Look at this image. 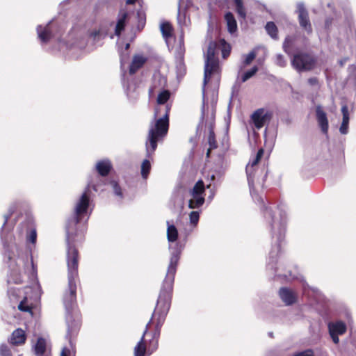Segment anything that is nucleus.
<instances>
[{"instance_id": "1", "label": "nucleus", "mask_w": 356, "mask_h": 356, "mask_svg": "<svg viewBox=\"0 0 356 356\" xmlns=\"http://www.w3.org/2000/svg\"><path fill=\"white\" fill-rule=\"evenodd\" d=\"M90 188L97 191V186L90 181L84 192L76 203L73 215L66 222V264L67 270V287L65 290L63 302L67 314L79 311L76 302L77 282L80 254L79 248L85 241L86 222L89 218L88 210L90 201Z\"/></svg>"}, {"instance_id": "2", "label": "nucleus", "mask_w": 356, "mask_h": 356, "mask_svg": "<svg viewBox=\"0 0 356 356\" xmlns=\"http://www.w3.org/2000/svg\"><path fill=\"white\" fill-rule=\"evenodd\" d=\"M181 250L171 254L165 277L163 282L156 305L140 340L134 347V356L152 355L159 348L161 327L170 310L173 293V285Z\"/></svg>"}, {"instance_id": "3", "label": "nucleus", "mask_w": 356, "mask_h": 356, "mask_svg": "<svg viewBox=\"0 0 356 356\" xmlns=\"http://www.w3.org/2000/svg\"><path fill=\"white\" fill-rule=\"evenodd\" d=\"M261 209L266 222L270 225L272 238L277 252H281L282 243L284 240L286 232V215L279 205L266 206L264 199L259 197Z\"/></svg>"}, {"instance_id": "4", "label": "nucleus", "mask_w": 356, "mask_h": 356, "mask_svg": "<svg viewBox=\"0 0 356 356\" xmlns=\"http://www.w3.org/2000/svg\"><path fill=\"white\" fill-rule=\"evenodd\" d=\"M171 106L166 104L165 106V112L163 115L158 118L161 107L156 106L154 108V123L151 126L148 131L147 140L146 141V149L149 153H154L157 148V143L160 140H163L168 134L170 127V113Z\"/></svg>"}, {"instance_id": "5", "label": "nucleus", "mask_w": 356, "mask_h": 356, "mask_svg": "<svg viewBox=\"0 0 356 356\" xmlns=\"http://www.w3.org/2000/svg\"><path fill=\"white\" fill-rule=\"evenodd\" d=\"M216 44L215 43L209 44L204 72V85L207 84L210 81L212 74L220 73L219 60L216 56Z\"/></svg>"}, {"instance_id": "6", "label": "nucleus", "mask_w": 356, "mask_h": 356, "mask_svg": "<svg viewBox=\"0 0 356 356\" xmlns=\"http://www.w3.org/2000/svg\"><path fill=\"white\" fill-rule=\"evenodd\" d=\"M291 63L296 71L299 72H309L316 67L317 59L309 53L300 52L293 56Z\"/></svg>"}, {"instance_id": "7", "label": "nucleus", "mask_w": 356, "mask_h": 356, "mask_svg": "<svg viewBox=\"0 0 356 356\" xmlns=\"http://www.w3.org/2000/svg\"><path fill=\"white\" fill-rule=\"evenodd\" d=\"M66 321L67 324L68 338L74 339L79 332L81 326V314L79 311L67 314Z\"/></svg>"}, {"instance_id": "8", "label": "nucleus", "mask_w": 356, "mask_h": 356, "mask_svg": "<svg viewBox=\"0 0 356 356\" xmlns=\"http://www.w3.org/2000/svg\"><path fill=\"white\" fill-rule=\"evenodd\" d=\"M273 117L270 111H266L264 108H258L250 115V120L257 129H261L267 122H269Z\"/></svg>"}, {"instance_id": "9", "label": "nucleus", "mask_w": 356, "mask_h": 356, "mask_svg": "<svg viewBox=\"0 0 356 356\" xmlns=\"http://www.w3.org/2000/svg\"><path fill=\"white\" fill-rule=\"evenodd\" d=\"M297 13L300 27L308 34H311L313 31V29L309 19V13L303 3H299L298 5Z\"/></svg>"}, {"instance_id": "10", "label": "nucleus", "mask_w": 356, "mask_h": 356, "mask_svg": "<svg viewBox=\"0 0 356 356\" xmlns=\"http://www.w3.org/2000/svg\"><path fill=\"white\" fill-rule=\"evenodd\" d=\"M316 118L322 133L328 135L329 123L326 113L321 106L316 107Z\"/></svg>"}, {"instance_id": "11", "label": "nucleus", "mask_w": 356, "mask_h": 356, "mask_svg": "<svg viewBox=\"0 0 356 356\" xmlns=\"http://www.w3.org/2000/svg\"><path fill=\"white\" fill-rule=\"evenodd\" d=\"M279 296L286 305H292L298 300L297 293L293 290L287 287H281L279 290Z\"/></svg>"}, {"instance_id": "12", "label": "nucleus", "mask_w": 356, "mask_h": 356, "mask_svg": "<svg viewBox=\"0 0 356 356\" xmlns=\"http://www.w3.org/2000/svg\"><path fill=\"white\" fill-rule=\"evenodd\" d=\"M264 154V150L263 148H260L255 156L250 159L248 164L246 165L245 172L247 174V177L248 179L253 177L254 176V173L256 171L255 167L259 164L261 158L263 157Z\"/></svg>"}, {"instance_id": "13", "label": "nucleus", "mask_w": 356, "mask_h": 356, "mask_svg": "<svg viewBox=\"0 0 356 356\" xmlns=\"http://www.w3.org/2000/svg\"><path fill=\"white\" fill-rule=\"evenodd\" d=\"M147 61V57L140 54L134 55L133 56L132 61L129 65V74L133 75L136 74L140 68L143 67V65Z\"/></svg>"}, {"instance_id": "14", "label": "nucleus", "mask_w": 356, "mask_h": 356, "mask_svg": "<svg viewBox=\"0 0 356 356\" xmlns=\"http://www.w3.org/2000/svg\"><path fill=\"white\" fill-rule=\"evenodd\" d=\"M26 338L25 331L22 328H17L13 332L9 342L15 346H20L25 343Z\"/></svg>"}, {"instance_id": "15", "label": "nucleus", "mask_w": 356, "mask_h": 356, "mask_svg": "<svg viewBox=\"0 0 356 356\" xmlns=\"http://www.w3.org/2000/svg\"><path fill=\"white\" fill-rule=\"evenodd\" d=\"M209 43H215L216 47L215 49L216 56L218 54V51L220 50L222 53V57L224 59H227L231 53V46L227 43L225 39H220L218 41H211Z\"/></svg>"}, {"instance_id": "16", "label": "nucleus", "mask_w": 356, "mask_h": 356, "mask_svg": "<svg viewBox=\"0 0 356 356\" xmlns=\"http://www.w3.org/2000/svg\"><path fill=\"white\" fill-rule=\"evenodd\" d=\"M113 169V165L110 160L103 159L97 162L95 170L98 175L102 177H106Z\"/></svg>"}, {"instance_id": "17", "label": "nucleus", "mask_w": 356, "mask_h": 356, "mask_svg": "<svg viewBox=\"0 0 356 356\" xmlns=\"http://www.w3.org/2000/svg\"><path fill=\"white\" fill-rule=\"evenodd\" d=\"M167 86V79L165 77L158 75L154 76L152 86L149 89V96H152L158 88L164 89Z\"/></svg>"}, {"instance_id": "18", "label": "nucleus", "mask_w": 356, "mask_h": 356, "mask_svg": "<svg viewBox=\"0 0 356 356\" xmlns=\"http://www.w3.org/2000/svg\"><path fill=\"white\" fill-rule=\"evenodd\" d=\"M341 113L343 115L342 122L339 128L341 134H346L348 130L349 124V112L348 107L346 104H343L341 107Z\"/></svg>"}, {"instance_id": "19", "label": "nucleus", "mask_w": 356, "mask_h": 356, "mask_svg": "<svg viewBox=\"0 0 356 356\" xmlns=\"http://www.w3.org/2000/svg\"><path fill=\"white\" fill-rule=\"evenodd\" d=\"M37 31L38 34V38L42 42L46 43L49 42L51 38L52 37L51 28L49 25H47L44 27H42V26H38L37 28Z\"/></svg>"}, {"instance_id": "20", "label": "nucleus", "mask_w": 356, "mask_h": 356, "mask_svg": "<svg viewBox=\"0 0 356 356\" xmlns=\"http://www.w3.org/2000/svg\"><path fill=\"white\" fill-rule=\"evenodd\" d=\"M47 341L43 337H38L33 346L34 353L38 356L44 355L47 350Z\"/></svg>"}, {"instance_id": "21", "label": "nucleus", "mask_w": 356, "mask_h": 356, "mask_svg": "<svg viewBox=\"0 0 356 356\" xmlns=\"http://www.w3.org/2000/svg\"><path fill=\"white\" fill-rule=\"evenodd\" d=\"M346 325L342 321H339L335 323L329 324L330 334H343L346 332Z\"/></svg>"}, {"instance_id": "22", "label": "nucleus", "mask_w": 356, "mask_h": 356, "mask_svg": "<svg viewBox=\"0 0 356 356\" xmlns=\"http://www.w3.org/2000/svg\"><path fill=\"white\" fill-rule=\"evenodd\" d=\"M225 20L226 21L227 30L230 33H234L237 30V23L234 15L231 12H227L225 15Z\"/></svg>"}, {"instance_id": "23", "label": "nucleus", "mask_w": 356, "mask_h": 356, "mask_svg": "<svg viewBox=\"0 0 356 356\" xmlns=\"http://www.w3.org/2000/svg\"><path fill=\"white\" fill-rule=\"evenodd\" d=\"M167 239L169 242H175L178 239V230L174 225H170L169 221H167Z\"/></svg>"}, {"instance_id": "24", "label": "nucleus", "mask_w": 356, "mask_h": 356, "mask_svg": "<svg viewBox=\"0 0 356 356\" xmlns=\"http://www.w3.org/2000/svg\"><path fill=\"white\" fill-rule=\"evenodd\" d=\"M191 195L192 196V198L188 202V207L190 209H197L204 204L205 202L204 195Z\"/></svg>"}, {"instance_id": "25", "label": "nucleus", "mask_w": 356, "mask_h": 356, "mask_svg": "<svg viewBox=\"0 0 356 356\" xmlns=\"http://www.w3.org/2000/svg\"><path fill=\"white\" fill-rule=\"evenodd\" d=\"M69 339V344L63 348L60 356H75L76 355V347L73 343L72 338Z\"/></svg>"}, {"instance_id": "26", "label": "nucleus", "mask_w": 356, "mask_h": 356, "mask_svg": "<svg viewBox=\"0 0 356 356\" xmlns=\"http://www.w3.org/2000/svg\"><path fill=\"white\" fill-rule=\"evenodd\" d=\"M161 31L163 37L167 40L172 36L173 27L170 22H165L161 24Z\"/></svg>"}, {"instance_id": "27", "label": "nucleus", "mask_w": 356, "mask_h": 356, "mask_svg": "<svg viewBox=\"0 0 356 356\" xmlns=\"http://www.w3.org/2000/svg\"><path fill=\"white\" fill-rule=\"evenodd\" d=\"M208 144L211 149L218 148V143L214 132V124L211 123L209 127Z\"/></svg>"}, {"instance_id": "28", "label": "nucleus", "mask_w": 356, "mask_h": 356, "mask_svg": "<svg viewBox=\"0 0 356 356\" xmlns=\"http://www.w3.org/2000/svg\"><path fill=\"white\" fill-rule=\"evenodd\" d=\"M205 192V185L204 181L202 179L198 180L195 184L194 185L193 188L190 191L191 195H204Z\"/></svg>"}, {"instance_id": "29", "label": "nucleus", "mask_w": 356, "mask_h": 356, "mask_svg": "<svg viewBox=\"0 0 356 356\" xmlns=\"http://www.w3.org/2000/svg\"><path fill=\"white\" fill-rule=\"evenodd\" d=\"M127 17V13L124 12L122 13L121 17L118 19L115 30V33L116 35H120L122 31L124 30Z\"/></svg>"}, {"instance_id": "30", "label": "nucleus", "mask_w": 356, "mask_h": 356, "mask_svg": "<svg viewBox=\"0 0 356 356\" xmlns=\"http://www.w3.org/2000/svg\"><path fill=\"white\" fill-rule=\"evenodd\" d=\"M268 34L274 40L278 38V29L273 22H268L265 26Z\"/></svg>"}, {"instance_id": "31", "label": "nucleus", "mask_w": 356, "mask_h": 356, "mask_svg": "<svg viewBox=\"0 0 356 356\" xmlns=\"http://www.w3.org/2000/svg\"><path fill=\"white\" fill-rule=\"evenodd\" d=\"M234 2L236 6V12L238 17L245 19L246 18V11L243 6V0H234Z\"/></svg>"}, {"instance_id": "32", "label": "nucleus", "mask_w": 356, "mask_h": 356, "mask_svg": "<svg viewBox=\"0 0 356 356\" xmlns=\"http://www.w3.org/2000/svg\"><path fill=\"white\" fill-rule=\"evenodd\" d=\"M171 93L168 90H163L158 94L156 102L158 104L163 105L167 103L170 98Z\"/></svg>"}, {"instance_id": "33", "label": "nucleus", "mask_w": 356, "mask_h": 356, "mask_svg": "<svg viewBox=\"0 0 356 356\" xmlns=\"http://www.w3.org/2000/svg\"><path fill=\"white\" fill-rule=\"evenodd\" d=\"M17 307H18V309L21 312H29V313L33 314V307L32 304L28 303L27 297H24L22 300L20 301Z\"/></svg>"}, {"instance_id": "34", "label": "nucleus", "mask_w": 356, "mask_h": 356, "mask_svg": "<svg viewBox=\"0 0 356 356\" xmlns=\"http://www.w3.org/2000/svg\"><path fill=\"white\" fill-rule=\"evenodd\" d=\"M151 170V164L149 160L145 159L141 165V175L143 178L147 179Z\"/></svg>"}, {"instance_id": "35", "label": "nucleus", "mask_w": 356, "mask_h": 356, "mask_svg": "<svg viewBox=\"0 0 356 356\" xmlns=\"http://www.w3.org/2000/svg\"><path fill=\"white\" fill-rule=\"evenodd\" d=\"M258 67L254 66L252 69L250 70L245 72L242 76H241V82L244 83L247 81L248 79H250L251 77H252L257 72H258Z\"/></svg>"}, {"instance_id": "36", "label": "nucleus", "mask_w": 356, "mask_h": 356, "mask_svg": "<svg viewBox=\"0 0 356 356\" xmlns=\"http://www.w3.org/2000/svg\"><path fill=\"white\" fill-rule=\"evenodd\" d=\"M293 46V40L291 37L288 36L285 38L283 42V50L288 55L291 54V48Z\"/></svg>"}, {"instance_id": "37", "label": "nucleus", "mask_w": 356, "mask_h": 356, "mask_svg": "<svg viewBox=\"0 0 356 356\" xmlns=\"http://www.w3.org/2000/svg\"><path fill=\"white\" fill-rule=\"evenodd\" d=\"M110 184L113 187L115 194L122 198L123 197V193L122 188L118 183L116 181L113 180L111 181Z\"/></svg>"}, {"instance_id": "38", "label": "nucleus", "mask_w": 356, "mask_h": 356, "mask_svg": "<svg viewBox=\"0 0 356 356\" xmlns=\"http://www.w3.org/2000/svg\"><path fill=\"white\" fill-rule=\"evenodd\" d=\"M257 56L256 51L254 50L251 51L245 57L243 64L245 66L249 65L254 60Z\"/></svg>"}, {"instance_id": "39", "label": "nucleus", "mask_w": 356, "mask_h": 356, "mask_svg": "<svg viewBox=\"0 0 356 356\" xmlns=\"http://www.w3.org/2000/svg\"><path fill=\"white\" fill-rule=\"evenodd\" d=\"M27 241L35 244L36 243L37 240V232L35 229H33L30 231V232L26 236Z\"/></svg>"}, {"instance_id": "40", "label": "nucleus", "mask_w": 356, "mask_h": 356, "mask_svg": "<svg viewBox=\"0 0 356 356\" xmlns=\"http://www.w3.org/2000/svg\"><path fill=\"white\" fill-rule=\"evenodd\" d=\"M190 222L191 224L196 225L200 218V214L198 211H191L189 214Z\"/></svg>"}, {"instance_id": "41", "label": "nucleus", "mask_w": 356, "mask_h": 356, "mask_svg": "<svg viewBox=\"0 0 356 356\" xmlns=\"http://www.w3.org/2000/svg\"><path fill=\"white\" fill-rule=\"evenodd\" d=\"M275 63L278 66L281 67H284L286 65V61L284 56L282 54H277L276 56Z\"/></svg>"}, {"instance_id": "42", "label": "nucleus", "mask_w": 356, "mask_h": 356, "mask_svg": "<svg viewBox=\"0 0 356 356\" xmlns=\"http://www.w3.org/2000/svg\"><path fill=\"white\" fill-rule=\"evenodd\" d=\"M0 355L1 356L10 355V350L6 344H2L0 346Z\"/></svg>"}, {"instance_id": "43", "label": "nucleus", "mask_w": 356, "mask_h": 356, "mask_svg": "<svg viewBox=\"0 0 356 356\" xmlns=\"http://www.w3.org/2000/svg\"><path fill=\"white\" fill-rule=\"evenodd\" d=\"M10 279V280H9L8 282H12L14 284H19L22 283V279L21 277L20 274L19 273H16L14 275H12Z\"/></svg>"}, {"instance_id": "44", "label": "nucleus", "mask_w": 356, "mask_h": 356, "mask_svg": "<svg viewBox=\"0 0 356 356\" xmlns=\"http://www.w3.org/2000/svg\"><path fill=\"white\" fill-rule=\"evenodd\" d=\"M334 22V18L332 17H327L325 20V29L329 31Z\"/></svg>"}, {"instance_id": "45", "label": "nucleus", "mask_w": 356, "mask_h": 356, "mask_svg": "<svg viewBox=\"0 0 356 356\" xmlns=\"http://www.w3.org/2000/svg\"><path fill=\"white\" fill-rule=\"evenodd\" d=\"M293 356H314V353L312 350L308 349L300 353H295Z\"/></svg>"}, {"instance_id": "46", "label": "nucleus", "mask_w": 356, "mask_h": 356, "mask_svg": "<svg viewBox=\"0 0 356 356\" xmlns=\"http://www.w3.org/2000/svg\"><path fill=\"white\" fill-rule=\"evenodd\" d=\"M307 81L310 86H316L318 84V79L316 77H311L308 79Z\"/></svg>"}, {"instance_id": "47", "label": "nucleus", "mask_w": 356, "mask_h": 356, "mask_svg": "<svg viewBox=\"0 0 356 356\" xmlns=\"http://www.w3.org/2000/svg\"><path fill=\"white\" fill-rule=\"evenodd\" d=\"M101 35L100 30H94L90 32V36L93 39H96V38L99 37Z\"/></svg>"}, {"instance_id": "48", "label": "nucleus", "mask_w": 356, "mask_h": 356, "mask_svg": "<svg viewBox=\"0 0 356 356\" xmlns=\"http://www.w3.org/2000/svg\"><path fill=\"white\" fill-rule=\"evenodd\" d=\"M333 341L335 343H337L339 341V337H338V334H330Z\"/></svg>"}, {"instance_id": "49", "label": "nucleus", "mask_w": 356, "mask_h": 356, "mask_svg": "<svg viewBox=\"0 0 356 356\" xmlns=\"http://www.w3.org/2000/svg\"><path fill=\"white\" fill-rule=\"evenodd\" d=\"M137 0H127L126 3L128 5H133L136 2Z\"/></svg>"}, {"instance_id": "50", "label": "nucleus", "mask_w": 356, "mask_h": 356, "mask_svg": "<svg viewBox=\"0 0 356 356\" xmlns=\"http://www.w3.org/2000/svg\"><path fill=\"white\" fill-rule=\"evenodd\" d=\"M213 149H211V147H209V149H207V158H209L210 157V154H211V150Z\"/></svg>"}, {"instance_id": "51", "label": "nucleus", "mask_w": 356, "mask_h": 356, "mask_svg": "<svg viewBox=\"0 0 356 356\" xmlns=\"http://www.w3.org/2000/svg\"><path fill=\"white\" fill-rule=\"evenodd\" d=\"M11 214L12 213H10L9 215L5 216V221H4L3 225H5L8 222V220L9 218L10 217Z\"/></svg>"}, {"instance_id": "52", "label": "nucleus", "mask_w": 356, "mask_h": 356, "mask_svg": "<svg viewBox=\"0 0 356 356\" xmlns=\"http://www.w3.org/2000/svg\"><path fill=\"white\" fill-rule=\"evenodd\" d=\"M204 108H205L204 103H203V106H202V118H204Z\"/></svg>"}, {"instance_id": "53", "label": "nucleus", "mask_w": 356, "mask_h": 356, "mask_svg": "<svg viewBox=\"0 0 356 356\" xmlns=\"http://www.w3.org/2000/svg\"><path fill=\"white\" fill-rule=\"evenodd\" d=\"M214 116H215V110H213V113H212V118H213V120H214Z\"/></svg>"}, {"instance_id": "54", "label": "nucleus", "mask_w": 356, "mask_h": 356, "mask_svg": "<svg viewBox=\"0 0 356 356\" xmlns=\"http://www.w3.org/2000/svg\"><path fill=\"white\" fill-rule=\"evenodd\" d=\"M215 178H216V177H215V175H213L211 176V180H214V179H215Z\"/></svg>"}, {"instance_id": "55", "label": "nucleus", "mask_w": 356, "mask_h": 356, "mask_svg": "<svg viewBox=\"0 0 356 356\" xmlns=\"http://www.w3.org/2000/svg\"><path fill=\"white\" fill-rule=\"evenodd\" d=\"M129 44H127V45H126V48L127 49V48H129Z\"/></svg>"}, {"instance_id": "56", "label": "nucleus", "mask_w": 356, "mask_h": 356, "mask_svg": "<svg viewBox=\"0 0 356 356\" xmlns=\"http://www.w3.org/2000/svg\"><path fill=\"white\" fill-rule=\"evenodd\" d=\"M210 186H211V184H209V185H207V188H210Z\"/></svg>"}]
</instances>
